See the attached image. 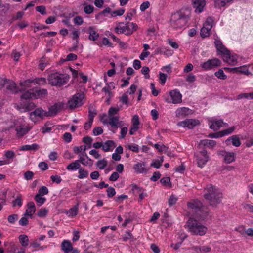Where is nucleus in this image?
Returning <instances> with one entry per match:
<instances>
[{"mask_svg": "<svg viewBox=\"0 0 253 253\" xmlns=\"http://www.w3.org/2000/svg\"><path fill=\"white\" fill-rule=\"evenodd\" d=\"M224 69L225 70H229L232 73H243L246 75H248L251 73L249 71L248 68L246 65L234 68L225 67Z\"/></svg>", "mask_w": 253, "mask_h": 253, "instance_id": "a211bd4d", "label": "nucleus"}, {"mask_svg": "<svg viewBox=\"0 0 253 253\" xmlns=\"http://www.w3.org/2000/svg\"><path fill=\"white\" fill-rule=\"evenodd\" d=\"M236 155L234 152H228L224 158L225 163L230 164L235 161Z\"/></svg>", "mask_w": 253, "mask_h": 253, "instance_id": "f704fd0d", "label": "nucleus"}, {"mask_svg": "<svg viewBox=\"0 0 253 253\" xmlns=\"http://www.w3.org/2000/svg\"><path fill=\"white\" fill-rule=\"evenodd\" d=\"M36 10L42 15L46 14V8L44 6H38L36 7Z\"/></svg>", "mask_w": 253, "mask_h": 253, "instance_id": "774afa93", "label": "nucleus"}, {"mask_svg": "<svg viewBox=\"0 0 253 253\" xmlns=\"http://www.w3.org/2000/svg\"><path fill=\"white\" fill-rule=\"evenodd\" d=\"M48 211V210L46 208H42L38 211L37 215L41 218H45L47 216Z\"/></svg>", "mask_w": 253, "mask_h": 253, "instance_id": "a18cd8bd", "label": "nucleus"}, {"mask_svg": "<svg viewBox=\"0 0 253 253\" xmlns=\"http://www.w3.org/2000/svg\"><path fill=\"white\" fill-rule=\"evenodd\" d=\"M62 75L58 73L51 74L49 76V83L52 85L61 86L62 84Z\"/></svg>", "mask_w": 253, "mask_h": 253, "instance_id": "2eb2a0df", "label": "nucleus"}, {"mask_svg": "<svg viewBox=\"0 0 253 253\" xmlns=\"http://www.w3.org/2000/svg\"><path fill=\"white\" fill-rule=\"evenodd\" d=\"M36 211V206L34 202H30L27 204V209L26 210L24 215L30 218H32L33 215Z\"/></svg>", "mask_w": 253, "mask_h": 253, "instance_id": "4be33fe9", "label": "nucleus"}, {"mask_svg": "<svg viewBox=\"0 0 253 253\" xmlns=\"http://www.w3.org/2000/svg\"><path fill=\"white\" fill-rule=\"evenodd\" d=\"M109 118V122H107L106 120L103 121L102 118L101 119V121L104 125L108 124L111 125L112 127L115 128H118L120 126L119 123V116H114Z\"/></svg>", "mask_w": 253, "mask_h": 253, "instance_id": "412c9836", "label": "nucleus"}, {"mask_svg": "<svg viewBox=\"0 0 253 253\" xmlns=\"http://www.w3.org/2000/svg\"><path fill=\"white\" fill-rule=\"evenodd\" d=\"M232 141V145L235 147H239L241 145V142L240 138L237 135H233L229 137L226 140V143L228 144V143L230 141Z\"/></svg>", "mask_w": 253, "mask_h": 253, "instance_id": "c756f323", "label": "nucleus"}, {"mask_svg": "<svg viewBox=\"0 0 253 253\" xmlns=\"http://www.w3.org/2000/svg\"><path fill=\"white\" fill-rule=\"evenodd\" d=\"M46 79L44 78H37L34 80H26V81L21 83L22 85H24V84H33L34 85L36 84L39 85H43L46 83Z\"/></svg>", "mask_w": 253, "mask_h": 253, "instance_id": "b1692460", "label": "nucleus"}, {"mask_svg": "<svg viewBox=\"0 0 253 253\" xmlns=\"http://www.w3.org/2000/svg\"><path fill=\"white\" fill-rule=\"evenodd\" d=\"M232 1L233 0H214V6L216 8L220 9Z\"/></svg>", "mask_w": 253, "mask_h": 253, "instance_id": "2f4dec72", "label": "nucleus"}, {"mask_svg": "<svg viewBox=\"0 0 253 253\" xmlns=\"http://www.w3.org/2000/svg\"><path fill=\"white\" fill-rule=\"evenodd\" d=\"M35 200L39 206L43 205L46 201V198L40 195V194H37L35 196Z\"/></svg>", "mask_w": 253, "mask_h": 253, "instance_id": "3c124183", "label": "nucleus"}, {"mask_svg": "<svg viewBox=\"0 0 253 253\" xmlns=\"http://www.w3.org/2000/svg\"><path fill=\"white\" fill-rule=\"evenodd\" d=\"M236 128V126H232L228 129L222 130L221 132L223 134L222 135L224 136L231 134L234 131Z\"/></svg>", "mask_w": 253, "mask_h": 253, "instance_id": "bf43d9fd", "label": "nucleus"}, {"mask_svg": "<svg viewBox=\"0 0 253 253\" xmlns=\"http://www.w3.org/2000/svg\"><path fill=\"white\" fill-rule=\"evenodd\" d=\"M79 204L78 203L72 207L69 210H64V213L71 218L75 217L78 213Z\"/></svg>", "mask_w": 253, "mask_h": 253, "instance_id": "5701e85b", "label": "nucleus"}, {"mask_svg": "<svg viewBox=\"0 0 253 253\" xmlns=\"http://www.w3.org/2000/svg\"><path fill=\"white\" fill-rule=\"evenodd\" d=\"M106 192L108 198L113 197L116 194L115 189L113 187H109L106 190Z\"/></svg>", "mask_w": 253, "mask_h": 253, "instance_id": "6e6d98bb", "label": "nucleus"}, {"mask_svg": "<svg viewBox=\"0 0 253 253\" xmlns=\"http://www.w3.org/2000/svg\"><path fill=\"white\" fill-rule=\"evenodd\" d=\"M119 101L126 106L129 105L128 96L126 93L123 94V95L120 97Z\"/></svg>", "mask_w": 253, "mask_h": 253, "instance_id": "052dcab7", "label": "nucleus"}, {"mask_svg": "<svg viewBox=\"0 0 253 253\" xmlns=\"http://www.w3.org/2000/svg\"><path fill=\"white\" fill-rule=\"evenodd\" d=\"M4 156L6 158V159L4 160H0V161L8 162V163L5 164L7 165L9 164L13 161V159L16 157V154L15 152L12 150H7L4 152Z\"/></svg>", "mask_w": 253, "mask_h": 253, "instance_id": "cd10ccee", "label": "nucleus"}, {"mask_svg": "<svg viewBox=\"0 0 253 253\" xmlns=\"http://www.w3.org/2000/svg\"><path fill=\"white\" fill-rule=\"evenodd\" d=\"M49 124L46 123L44 126L41 128L42 132L43 134L50 132L52 128L51 127L48 126Z\"/></svg>", "mask_w": 253, "mask_h": 253, "instance_id": "680f3d73", "label": "nucleus"}, {"mask_svg": "<svg viewBox=\"0 0 253 253\" xmlns=\"http://www.w3.org/2000/svg\"><path fill=\"white\" fill-rule=\"evenodd\" d=\"M189 232L193 235L203 236L205 235L207 228L193 218H190L187 222Z\"/></svg>", "mask_w": 253, "mask_h": 253, "instance_id": "20e7f679", "label": "nucleus"}, {"mask_svg": "<svg viewBox=\"0 0 253 253\" xmlns=\"http://www.w3.org/2000/svg\"><path fill=\"white\" fill-rule=\"evenodd\" d=\"M188 20V17L181 11L172 14L170 20L171 27L174 29H181L185 26Z\"/></svg>", "mask_w": 253, "mask_h": 253, "instance_id": "39448f33", "label": "nucleus"}, {"mask_svg": "<svg viewBox=\"0 0 253 253\" xmlns=\"http://www.w3.org/2000/svg\"><path fill=\"white\" fill-rule=\"evenodd\" d=\"M120 239L123 242H127L128 241L134 242L136 240L129 230L126 231Z\"/></svg>", "mask_w": 253, "mask_h": 253, "instance_id": "bb28decb", "label": "nucleus"}, {"mask_svg": "<svg viewBox=\"0 0 253 253\" xmlns=\"http://www.w3.org/2000/svg\"><path fill=\"white\" fill-rule=\"evenodd\" d=\"M134 169L139 173H146L147 171L145 168V164L144 163H137L134 165Z\"/></svg>", "mask_w": 253, "mask_h": 253, "instance_id": "c85d7f7f", "label": "nucleus"}, {"mask_svg": "<svg viewBox=\"0 0 253 253\" xmlns=\"http://www.w3.org/2000/svg\"><path fill=\"white\" fill-rule=\"evenodd\" d=\"M8 85L7 86V89L10 90L13 93H16L20 91V89L17 87L15 83L13 81H10L8 83Z\"/></svg>", "mask_w": 253, "mask_h": 253, "instance_id": "e433bc0d", "label": "nucleus"}, {"mask_svg": "<svg viewBox=\"0 0 253 253\" xmlns=\"http://www.w3.org/2000/svg\"><path fill=\"white\" fill-rule=\"evenodd\" d=\"M12 127L14 128L16 135L18 137H22L27 134L32 129V127L26 123L23 118H19L15 120L8 130Z\"/></svg>", "mask_w": 253, "mask_h": 253, "instance_id": "7ed1b4c3", "label": "nucleus"}, {"mask_svg": "<svg viewBox=\"0 0 253 253\" xmlns=\"http://www.w3.org/2000/svg\"><path fill=\"white\" fill-rule=\"evenodd\" d=\"M19 240L23 247H26L29 244V239L27 235L25 234L20 235L19 236Z\"/></svg>", "mask_w": 253, "mask_h": 253, "instance_id": "79ce46f5", "label": "nucleus"}, {"mask_svg": "<svg viewBox=\"0 0 253 253\" xmlns=\"http://www.w3.org/2000/svg\"><path fill=\"white\" fill-rule=\"evenodd\" d=\"M96 166L100 169H103L107 165V161L105 159L98 161L96 163Z\"/></svg>", "mask_w": 253, "mask_h": 253, "instance_id": "09e8293b", "label": "nucleus"}, {"mask_svg": "<svg viewBox=\"0 0 253 253\" xmlns=\"http://www.w3.org/2000/svg\"><path fill=\"white\" fill-rule=\"evenodd\" d=\"M214 20L211 17H208L203 24V27H205L211 31L213 26Z\"/></svg>", "mask_w": 253, "mask_h": 253, "instance_id": "ea45409f", "label": "nucleus"}, {"mask_svg": "<svg viewBox=\"0 0 253 253\" xmlns=\"http://www.w3.org/2000/svg\"><path fill=\"white\" fill-rule=\"evenodd\" d=\"M189 109L187 108L182 107L176 110V115L177 116L184 115L186 116L188 114Z\"/></svg>", "mask_w": 253, "mask_h": 253, "instance_id": "8fccbe9b", "label": "nucleus"}, {"mask_svg": "<svg viewBox=\"0 0 253 253\" xmlns=\"http://www.w3.org/2000/svg\"><path fill=\"white\" fill-rule=\"evenodd\" d=\"M81 167L79 163V160H76L74 162L70 163L67 167V169L71 170H75L79 169Z\"/></svg>", "mask_w": 253, "mask_h": 253, "instance_id": "58836bf2", "label": "nucleus"}, {"mask_svg": "<svg viewBox=\"0 0 253 253\" xmlns=\"http://www.w3.org/2000/svg\"><path fill=\"white\" fill-rule=\"evenodd\" d=\"M48 193V188L46 186H43L39 189L38 193L37 194H40L41 196H43L47 194Z\"/></svg>", "mask_w": 253, "mask_h": 253, "instance_id": "e2e57ef3", "label": "nucleus"}, {"mask_svg": "<svg viewBox=\"0 0 253 253\" xmlns=\"http://www.w3.org/2000/svg\"><path fill=\"white\" fill-rule=\"evenodd\" d=\"M138 29V26L133 22H118L115 28V32L117 34H124L126 36L131 35Z\"/></svg>", "mask_w": 253, "mask_h": 253, "instance_id": "423d86ee", "label": "nucleus"}, {"mask_svg": "<svg viewBox=\"0 0 253 253\" xmlns=\"http://www.w3.org/2000/svg\"><path fill=\"white\" fill-rule=\"evenodd\" d=\"M204 198L209 202V205L212 207L216 205L221 202L222 193L216 186L210 184L204 188Z\"/></svg>", "mask_w": 253, "mask_h": 253, "instance_id": "f257e3e1", "label": "nucleus"}, {"mask_svg": "<svg viewBox=\"0 0 253 253\" xmlns=\"http://www.w3.org/2000/svg\"><path fill=\"white\" fill-rule=\"evenodd\" d=\"M45 117H46L45 110L41 107L36 108L29 113L30 119L35 123L42 120Z\"/></svg>", "mask_w": 253, "mask_h": 253, "instance_id": "9d476101", "label": "nucleus"}, {"mask_svg": "<svg viewBox=\"0 0 253 253\" xmlns=\"http://www.w3.org/2000/svg\"><path fill=\"white\" fill-rule=\"evenodd\" d=\"M39 148V146L36 143L31 145H25L20 147L19 150L22 151H36Z\"/></svg>", "mask_w": 253, "mask_h": 253, "instance_id": "72a5a7b5", "label": "nucleus"}, {"mask_svg": "<svg viewBox=\"0 0 253 253\" xmlns=\"http://www.w3.org/2000/svg\"><path fill=\"white\" fill-rule=\"evenodd\" d=\"M210 31L205 27H202L201 29L200 35L201 37L206 38L210 35Z\"/></svg>", "mask_w": 253, "mask_h": 253, "instance_id": "4d7b16f0", "label": "nucleus"}, {"mask_svg": "<svg viewBox=\"0 0 253 253\" xmlns=\"http://www.w3.org/2000/svg\"><path fill=\"white\" fill-rule=\"evenodd\" d=\"M115 147V143L113 140H107L102 144V150L104 152L112 151Z\"/></svg>", "mask_w": 253, "mask_h": 253, "instance_id": "a878e982", "label": "nucleus"}, {"mask_svg": "<svg viewBox=\"0 0 253 253\" xmlns=\"http://www.w3.org/2000/svg\"><path fill=\"white\" fill-rule=\"evenodd\" d=\"M221 65V61L217 58L209 59L201 64V67L206 71L210 70L213 68L217 67Z\"/></svg>", "mask_w": 253, "mask_h": 253, "instance_id": "9b49d317", "label": "nucleus"}, {"mask_svg": "<svg viewBox=\"0 0 253 253\" xmlns=\"http://www.w3.org/2000/svg\"><path fill=\"white\" fill-rule=\"evenodd\" d=\"M237 54H231L230 51L227 50L222 55V58L224 62H227L231 65H235L237 60Z\"/></svg>", "mask_w": 253, "mask_h": 253, "instance_id": "dca6fc26", "label": "nucleus"}, {"mask_svg": "<svg viewBox=\"0 0 253 253\" xmlns=\"http://www.w3.org/2000/svg\"><path fill=\"white\" fill-rule=\"evenodd\" d=\"M127 148L129 150L135 152V153H138L139 152V147L138 145L137 144H129L128 145Z\"/></svg>", "mask_w": 253, "mask_h": 253, "instance_id": "69168bd1", "label": "nucleus"}, {"mask_svg": "<svg viewBox=\"0 0 253 253\" xmlns=\"http://www.w3.org/2000/svg\"><path fill=\"white\" fill-rule=\"evenodd\" d=\"M187 206L193 216L199 220H204L207 216L209 210L198 199H194L188 202Z\"/></svg>", "mask_w": 253, "mask_h": 253, "instance_id": "f03ea898", "label": "nucleus"}, {"mask_svg": "<svg viewBox=\"0 0 253 253\" xmlns=\"http://www.w3.org/2000/svg\"><path fill=\"white\" fill-rule=\"evenodd\" d=\"M214 75L219 79L225 80L227 79V76L225 74L222 69H220L218 71L215 72L214 73Z\"/></svg>", "mask_w": 253, "mask_h": 253, "instance_id": "de8ad7c7", "label": "nucleus"}, {"mask_svg": "<svg viewBox=\"0 0 253 253\" xmlns=\"http://www.w3.org/2000/svg\"><path fill=\"white\" fill-rule=\"evenodd\" d=\"M63 104L62 103H57L49 108L48 111H45L46 117H52L55 116L57 113L62 108Z\"/></svg>", "mask_w": 253, "mask_h": 253, "instance_id": "f3484780", "label": "nucleus"}, {"mask_svg": "<svg viewBox=\"0 0 253 253\" xmlns=\"http://www.w3.org/2000/svg\"><path fill=\"white\" fill-rule=\"evenodd\" d=\"M200 124V121L197 119H185L177 123V126L183 128L193 129L195 126Z\"/></svg>", "mask_w": 253, "mask_h": 253, "instance_id": "4468645a", "label": "nucleus"}, {"mask_svg": "<svg viewBox=\"0 0 253 253\" xmlns=\"http://www.w3.org/2000/svg\"><path fill=\"white\" fill-rule=\"evenodd\" d=\"M192 4L195 8V12L197 13H200L203 11L206 5L205 0H192Z\"/></svg>", "mask_w": 253, "mask_h": 253, "instance_id": "6ab92c4d", "label": "nucleus"}, {"mask_svg": "<svg viewBox=\"0 0 253 253\" xmlns=\"http://www.w3.org/2000/svg\"><path fill=\"white\" fill-rule=\"evenodd\" d=\"M72 38L76 40V42L74 43V47L77 48L79 42V38L80 36V32L78 30H74L72 32Z\"/></svg>", "mask_w": 253, "mask_h": 253, "instance_id": "a19ab883", "label": "nucleus"}, {"mask_svg": "<svg viewBox=\"0 0 253 253\" xmlns=\"http://www.w3.org/2000/svg\"><path fill=\"white\" fill-rule=\"evenodd\" d=\"M214 44L217 50L221 53V55L224 54L225 52H227V50H228L223 44L222 41L219 40L215 39Z\"/></svg>", "mask_w": 253, "mask_h": 253, "instance_id": "393cba45", "label": "nucleus"}, {"mask_svg": "<svg viewBox=\"0 0 253 253\" xmlns=\"http://www.w3.org/2000/svg\"><path fill=\"white\" fill-rule=\"evenodd\" d=\"M119 108L111 107L109 108L108 114L109 117H114L113 116L118 113Z\"/></svg>", "mask_w": 253, "mask_h": 253, "instance_id": "603ef678", "label": "nucleus"}, {"mask_svg": "<svg viewBox=\"0 0 253 253\" xmlns=\"http://www.w3.org/2000/svg\"><path fill=\"white\" fill-rule=\"evenodd\" d=\"M47 94V91L46 89L34 90L30 89L25 92L22 96V99L26 100L29 99H37L44 97Z\"/></svg>", "mask_w": 253, "mask_h": 253, "instance_id": "0eeeda50", "label": "nucleus"}, {"mask_svg": "<svg viewBox=\"0 0 253 253\" xmlns=\"http://www.w3.org/2000/svg\"><path fill=\"white\" fill-rule=\"evenodd\" d=\"M169 94L171 99L166 98L165 101L167 103H172L173 104H178L182 102V94L178 89H175L170 91Z\"/></svg>", "mask_w": 253, "mask_h": 253, "instance_id": "f8f14e48", "label": "nucleus"}, {"mask_svg": "<svg viewBox=\"0 0 253 253\" xmlns=\"http://www.w3.org/2000/svg\"><path fill=\"white\" fill-rule=\"evenodd\" d=\"M79 163H82L84 166H88L91 167L93 165V161L88 157L86 158L84 157H80Z\"/></svg>", "mask_w": 253, "mask_h": 253, "instance_id": "4c0bfd02", "label": "nucleus"}, {"mask_svg": "<svg viewBox=\"0 0 253 253\" xmlns=\"http://www.w3.org/2000/svg\"><path fill=\"white\" fill-rule=\"evenodd\" d=\"M23 205V199L21 194H18L15 199L12 201V205L13 207H21Z\"/></svg>", "mask_w": 253, "mask_h": 253, "instance_id": "c9c22d12", "label": "nucleus"}, {"mask_svg": "<svg viewBox=\"0 0 253 253\" xmlns=\"http://www.w3.org/2000/svg\"><path fill=\"white\" fill-rule=\"evenodd\" d=\"M209 124L210 125V128L213 130L214 131H217L223 126L225 125L226 126H228V124L223 122L222 119H217L216 118H212L208 120Z\"/></svg>", "mask_w": 253, "mask_h": 253, "instance_id": "ddd939ff", "label": "nucleus"}, {"mask_svg": "<svg viewBox=\"0 0 253 253\" xmlns=\"http://www.w3.org/2000/svg\"><path fill=\"white\" fill-rule=\"evenodd\" d=\"M97 114V110L93 108V106L90 105L88 108V119L90 121H93L94 118Z\"/></svg>", "mask_w": 253, "mask_h": 253, "instance_id": "c03bdc74", "label": "nucleus"}, {"mask_svg": "<svg viewBox=\"0 0 253 253\" xmlns=\"http://www.w3.org/2000/svg\"><path fill=\"white\" fill-rule=\"evenodd\" d=\"M160 182L161 184L165 187H171V183L170 182V178L169 177H165L161 179Z\"/></svg>", "mask_w": 253, "mask_h": 253, "instance_id": "37998d69", "label": "nucleus"}, {"mask_svg": "<svg viewBox=\"0 0 253 253\" xmlns=\"http://www.w3.org/2000/svg\"><path fill=\"white\" fill-rule=\"evenodd\" d=\"M222 135V132L220 131L216 133H210L208 137L211 138H218L223 137Z\"/></svg>", "mask_w": 253, "mask_h": 253, "instance_id": "0e129e2a", "label": "nucleus"}, {"mask_svg": "<svg viewBox=\"0 0 253 253\" xmlns=\"http://www.w3.org/2000/svg\"><path fill=\"white\" fill-rule=\"evenodd\" d=\"M131 190L133 193H138L143 190V188L142 187L137 186L135 184H132L131 185Z\"/></svg>", "mask_w": 253, "mask_h": 253, "instance_id": "338daca9", "label": "nucleus"}, {"mask_svg": "<svg viewBox=\"0 0 253 253\" xmlns=\"http://www.w3.org/2000/svg\"><path fill=\"white\" fill-rule=\"evenodd\" d=\"M94 10V7L91 5H86L84 8V12L87 14L93 13Z\"/></svg>", "mask_w": 253, "mask_h": 253, "instance_id": "13d9d810", "label": "nucleus"}, {"mask_svg": "<svg viewBox=\"0 0 253 253\" xmlns=\"http://www.w3.org/2000/svg\"><path fill=\"white\" fill-rule=\"evenodd\" d=\"M88 33H89V39L91 41H94L99 37V34L94 30L93 27L90 26L88 28Z\"/></svg>", "mask_w": 253, "mask_h": 253, "instance_id": "7c9ffc66", "label": "nucleus"}, {"mask_svg": "<svg viewBox=\"0 0 253 253\" xmlns=\"http://www.w3.org/2000/svg\"><path fill=\"white\" fill-rule=\"evenodd\" d=\"M88 176V172L83 168L80 167L79 169V175L78 176V177L79 179H84L87 177Z\"/></svg>", "mask_w": 253, "mask_h": 253, "instance_id": "49530a36", "label": "nucleus"}, {"mask_svg": "<svg viewBox=\"0 0 253 253\" xmlns=\"http://www.w3.org/2000/svg\"><path fill=\"white\" fill-rule=\"evenodd\" d=\"M64 253H80L78 248H73L71 241L64 240Z\"/></svg>", "mask_w": 253, "mask_h": 253, "instance_id": "aec40b11", "label": "nucleus"}, {"mask_svg": "<svg viewBox=\"0 0 253 253\" xmlns=\"http://www.w3.org/2000/svg\"><path fill=\"white\" fill-rule=\"evenodd\" d=\"M194 157L198 167L203 168L210 159L207 151L205 149L194 153Z\"/></svg>", "mask_w": 253, "mask_h": 253, "instance_id": "1a4fd4ad", "label": "nucleus"}, {"mask_svg": "<svg viewBox=\"0 0 253 253\" xmlns=\"http://www.w3.org/2000/svg\"><path fill=\"white\" fill-rule=\"evenodd\" d=\"M141 73L144 75V78L145 79H149L150 75H149L150 70L149 67L147 66H144L142 68L141 70Z\"/></svg>", "mask_w": 253, "mask_h": 253, "instance_id": "864d4df0", "label": "nucleus"}, {"mask_svg": "<svg viewBox=\"0 0 253 253\" xmlns=\"http://www.w3.org/2000/svg\"><path fill=\"white\" fill-rule=\"evenodd\" d=\"M125 12V9L123 8L119 9L117 10L113 11L111 12V15L112 17H115L116 16H122Z\"/></svg>", "mask_w": 253, "mask_h": 253, "instance_id": "5fc2aeb1", "label": "nucleus"}, {"mask_svg": "<svg viewBox=\"0 0 253 253\" xmlns=\"http://www.w3.org/2000/svg\"><path fill=\"white\" fill-rule=\"evenodd\" d=\"M216 144V142L213 140L203 139L200 140L199 146L202 145L204 147H213Z\"/></svg>", "mask_w": 253, "mask_h": 253, "instance_id": "473e14b6", "label": "nucleus"}, {"mask_svg": "<svg viewBox=\"0 0 253 253\" xmlns=\"http://www.w3.org/2000/svg\"><path fill=\"white\" fill-rule=\"evenodd\" d=\"M84 97V93H77L72 96L68 101L67 107L70 110L81 106L83 104V99Z\"/></svg>", "mask_w": 253, "mask_h": 253, "instance_id": "6e6552de", "label": "nucleus"}]
</instances>
